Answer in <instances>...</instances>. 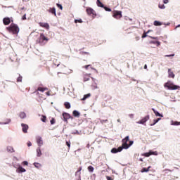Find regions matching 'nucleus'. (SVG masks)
<instances>
[{"label": "nucleus", "mask_w": 180, "mask_h": 180, "mask_svg": "<svg viewBox=\"0 0 180 180\" xmlns=\"http://www.w3.org/2000/svg\"><path fill=\"white\" fill-rule=\"evenodd\" d=\"M165 88H167V89H169L171 91H176V89H179L180 86L178 85L174 84L172 82H167L165 84Z\"/></svg>", "instance_id": "nucleus-1"}, {"label": "nucleus", "mask_w": 180, "mask_h": 180, "mask_svg": "<svg viewBox=\"0 0 180 180\" xmlns=\"http://www.w3.org/2000/svg\"><path fill=\"white\" fill-rule=\"evenodd\" d=\"M7 30L10 33H13V34H18V33H19V27L13 23L7 27Z\"/></svg>", "instance_id": "nucleus-2"}, {"label": "nucleus", "mask_w": 180, "mask_h": 180, "mask_svg": "<svg viewBox=\"0 0 180 180\" xmlns=\"http://www.w3.org/2000/svg\"><path fill=\"white\" fill-rule=\"evenodd\" d=\"M47 41H49L48 38L46 37V36H44V34H41L40 37L38 39V42L39 43V44L41 46H44V44H46V43H47Z\"/></svg>", "instance_id": "nucleus-3"}, {"label": "nucleus", "mask_w": 180, "mask_h": 180, "mask_svg": "<svg viewBox=\"0 0 180 180\" xmlns=\"http://www.w3.org/2000/svg\"><path fill=\"white\" fill-rule=\"evenodd\" d=\"M127 141H129V136H126L124 139H122V146H120L122 148V150L123 148H124L125 150H127V148L130 147V146L127 144Z\"/></svg>", "instance_id": "nucleus-4"}, {"label": "nucleus", "mask_w": 180, "mask_h": 180, "mask_svg": "<svg viewBox=\"0 0 180 180\" xmlns=\"http://www.w3.org/2000/svg\"><path fill=\"white\" fill-rule=\"evenodd\" d=\"M86 11L89 16H96V13H95V10L92 8L87 7Z\"/></svg>", "instance_id": "nucleus-5"}, {"label": "nucleus", "mask_w": 180, "mask_h": 180, "mask_svg": "<svg viewBox=\"0 0 180 180\" xmlns=\"http://www.w3.org/2000/svg\"><path fill=\"white\" fill-rule=\"evenodd\" d=\"M113 18H115V19H120V18H122V11H115L113 12V15H112Z\"/></svg>", "instance_id": "nucleus-6"}, {"label": "nucleus", "mask_w": 180, "mask_h": 180, "mask_svg": "<svg viewBox=\"0 0 180 180\" xmlns=\"http://www.w3.org/2000/svg\"><path fill=\"white\" fill-rule=\"evenodd\" d=\"M81 171H82V167H79L75 172L76 180H81Z\"/></svg>", "instance_id": "nucleus-7"}, {"label": "nucleus", "mask_w": 180, "mask_h": 180, "mask_svg": "<svg viewBox=\"0 0 180 180\" xmlns=\"http://www.w3.org/2000/svg\"><path fill=\"white\" fill-rule=\"evenodd\" d=\"M37 144H38V147H41L43 146V139L41 136H37Z\"/></svg>", "instance_id": "nucleus-8"}, {"label": "nucleus", "mask_w": 180, "mask_h": 180, "mask_svg": "<svg viewBox=\"0 0 180 180\" xmlns=\"http://www.w3.org/2000/svg\"><path fill=\"white\" fill-rule=\"evenodd\" d=\"M150 119L148 116L143 117L142 120L136 122L137 124H144Z\"/></svg>", "instance_id": "nucleus-9"}, {"label": "nucleus", "mask_w": 180, "mask_h": 180, "mask_svg": "<svg viewBox=\"0 0 180 180\" xmlns=\"http://www.w3.org/2000/svg\"><path fill=\"white\" fill-rule=\"evenodd\" d=\"M16 172L18 174H22V172H26V169L23 168L20 165H18L17 168Z\"/></svg>", "instance_id": "nucleus-10"}, {"label": "nucleus", "mask_w": 180, "mask_h": 180, "mask_svg": "<svg viewBox=\"0 0 180 180\" xmlns=\"http://www.w3.org/2000/svg\"><path fill=\"white\" fill-rule=\"evenodd\" d=\"M39 25L41 27H44V29H47V30L50 29V25L47 22H39Z\"/></svg>", "instance_id": "nucleus-11"}, {"label": "nucleus", "mask_w": 180, "mask_h": 180, "mask_svg": "<svg viewBox=\"0 0 180 180\" xmlns=\"http://www.w3.org/2000/svg\"><path fill=\"white\" fill-rule=\"evenodd\" d=\"M21 126H22L23 133H27V130L29 129V125L22 123V124H21Z\"/></svg>", "instance_id": "nucleus-12"}, {"label": "nucleus", "mask_w": 180, "mask_h": 180, "mask_svg": "<svg viewBox=\"0 0 180 180\" xmlns=\"http://www.w3.org/2000/svg\"><path fill=\"white\" fill-rule=\"evenodd\" d=\"M122 147H119L118 148H112L111 150V153H112V154H116V153H120V151H122Z\"/></svg>", "instance_id": "nucleus-13"}, {"label": "nucleus", "mask_w": 180, "mask_h": 180, "mask_svg": "<svg viewBox=\"0 0 180 180\" xmlns=\"http://www.w3.org/2000/svg\"><path fill=\"white\" fill-rule=\"evenodd\" d=\"M47 12L51 13L52 15H54V16H57V13H56V8L54 7L49 8V9L47 10Z\"/></svg>", "instance_id": "nucleus-14"}, {"label": "nucleus", "mask_w": 180, "mask_h": 180, "mask_svg": "<svg viewBox=\"0 0 180 180\" xmlns=\"http://www.w3.org/2000/svg\"><path fill=\"white\" fill-rule=\"evenodd\" d=\"M36 153H37V157H41V155H43V153H41V148L40 147H38L36 149Z\"/></svg>", "instance_id": "nucleus-15"}, {"label": "nucleus", "mask_w": 180, "mask_h": 180, "mask_svg": "<svg viewBox=\"0 0 180 180\" xmlns=\"http://www.w3.org/2000/svg\"><path fill=\"white\" fill-rule=\"evenodd\" d=\"M63 117L64 119V121L67 122V120H68V119H70V117H71V115H70V114H68L67 112H64L63 114Z\"/></svg>", "instance_id": "nucleus-16"}, {"label": "nucleus", "mask_w": 180, "mask_h": 180, "mask_svg": "<svg viewBox=\"0 0 180 180\" xmlns=\"http://www.w3.org/2000/svg\"><path fill=\"white\" fill-rule=\"evenodd\" d=\"M6 151L7 153H15V149L13 148V146H8L6 147Z\"/></svg>", "instance_id": "nucleus-17"}, {"label": "nucleus", "mask_w": 180, "mask_h": 180, "mask_svg": "<svg viewBox=\"0 0 180 180\" xmlns=\"http://www.w3.org/2000/svg\"><path fill=\"white\" fill-rule=\"evenodd\" d=\"M11 18H5L3 19V23H4V25H9V23H11Z\"/></svg>", "instance_id": "nucleus-18"}, {"label": "nucleus", "mask_w": 180, "mask_h": 180, "mask_svg": "<svg viewBox=\"0 0 180 180\" xmlns=\"http://www.w3.org/2000/svg\"><path fill=\"white\" fill-rule=\"evenodd\" d=\"M152 110L155 113V116L159 117H164V115H162V114H160L158 111L155 110V109L152 108Z\"/></svg>", "instance_id": "nucleus-19"}, {"label": "nucleus", "mask_w": 180, "mask_h": 180, "mask_svg": "<svg viewBox=\"0 0 180 180\" xmlns=\"http://www.w3.org/2000/svg\"><path fill=\"white\" fill-rule=\"evenodd\" d=\"M168 76L169 78H175V75L174 74V72L171 70V69L168 70Z\"/></svg>", "instance_id": "nucleus-20"}, {"label": "nucleus", "mask_w": 180, "mask_h": 180, "mask_svg": "<svg viewBox=\"0 0 180 180\" xmlns=\"http://www.w3.org/2000/svg\"><path fill=\"white\" fill-rule=\"evenodd\" d=\"M18 116L20 119H26V112H19Z\"/></svg>", "instance_id": "nucleus-21"}, {"label": "nucleus", "mask_w": 180, "mask_h": 180, "mask_svg": "<svg viewBox=\"0 0 180 180\" xmlns=\"http://www.w3.org/2000/svg\"><path fill=\"white\" fill-rule=\"evenodd\" d=\"M170 124L171 126H180V122L172 120Z\"/></svg>", "instance_id": "nucleus-22"}, {"label": "nucleus", "mask_w": 180, "mask_h": 180, "mask_svg": "<svg viewBox=\"0 0 180 180\" xmlns=\"http://www.w3.org/2000/svg\"><path fill=\"white\" fill-rule=\"evenodd\" d=\"M91 77V74H86L84 76V82H86V81H89V77Z\"/></svg>", "instance_id": "nucleus-23"}, {"label": "nucleus", "mask_w": 180, "mask_h": 180, "mask_svg": "<svg viewBox=\"0 0 180 180\" xmlns=\"http://www.w3.org/2000/svg\"><path fill=\"white\" fill-rule=\"evenodd\" d=\"M11 122L12 120L11 118H7L4 120V122H3L4 124H11Z\"/></svg>", "instance_id": "nucleus-24"}, {"label": "nucleus", "mask_w": 180, "mask_h": 180, "mask_svg": "<svg viewBox=\"0 0 180 180\" xmlns=\"http://www.w3.org/2000/svg\"><path fill=\"white\" fill-rule=\"evenodd\" d=\"M89 67H90V68H91V70H94V71H95V72H96V74H98V70H96V69H95V68L91 67V65H85V66L84 67V68H86V70H88V68H89Z\"/></svg>", "instance_id": "nucleus-25"}, {"label": "nucleus", "mask_w": 180, "mask_h": 180, "mask_svg": "<svg viewBox=\"0 0 180 180\" xmlns=\"http://www.w3.org/2000/svg\"><path fill=\"white\" fill-rule=\"evenodd\" d=\"M150 168H151V166H149L148 168L143 167L141 170V172H148L150 171Z\"/></svg>", "instance_id": "nucleus-26"}, {"label": "nucleus", "mask_w": 180, "mask_h": 180, "mask_svg": "<svg viewBox=\"0 0 180 180\" xmlns=\"http://www.w3.org/2000/svg\"><path fill=\"white\" fill-rule=\"evenodd\" d=\"M49 89L47 87H38V91L40 92H44V91H48Z\"/></svg>", "instance_id": "nucleus-27"}, {"label": "nucleus", "mask_w": 180, "mask_h": 180, "mask_svg": "<svg viewBox=\"0 0 180 180\" xmlns=\"http://www.w3.org/2000/svg\"><path fill=\"white\" fill-rule=\"evenodd\" d=\"M154 26H161L162 25V22L160 21L155 20L153 22Z\"/></svg>", "instance_id": "nucleus-28"}, {"label": "nucleus", "mask_w": 180, "mask_h": 180, "mask_svg": "<svg viewBox=\"0 0 180 180\" xmlns=\"http://www.w3.org/2000/svg\"><path fill=\"white\" fill-rule=\"evenodd\" d=\"M33 165L35 167V168H41V164L39 162H34Z\"/></svg>", "instance_id": "nucleus-29"}, {"label": "nucleus", "mask_w": 180, "mask_h": 180, "mask_svg": "<svg viewBox=\"0 0 180 180\" xmlns=\"http://www.w3.org/2000/svg\"><path fill=\"white\" fill-rule=\"evenodd\" d=\"M91 94H87L84 96V97L82 98V101H86V99H88V98H90Z\"/></svg>", "instance_id": "nucleus-30"}, {"label": "nucleus", "mask_w": 180, "mask_h": 180, "mask_svg": "<svg viewBox=\"0 0 180 180\" xmlns=\"http://www.w3.org/2000/svg\"><path fill=\"white\" fill-rule=\"evenodd\" d=\"M72 113L75 117H79V112L77 110H74Z\"/></svg>", "instance_id": "nucleus-31"}, {"label": "nucleus", "mask_w": 180, "mask_h": 180, "mask_svg": "<svg viewBox=\"0 0 180 180\" xmlns=\"http://www.w3.org/2000/svg\"><path fill=\"white\" fill-rule=\"evenodd\" d=\"M97 6H99L100 8H103V4L101 2V0H97Z\"/></svg>", "instance_id": "nucleus-32"}, {"label": "nucleus", "mask_w": 180, "mask_h": 180, "mask_svg": "<svg viewBox=\"0 0 180 180\" xmlns=\"http://www.w3.org/2000/svg\"><path fill=\"white\" fill-rule=\"evenodd\" d=\"M149 153H150V155H158V152H157V151L150 150Z\"/></svg>", "instance_id": "nucleus-33"}, {"label": "nucleus", "mask_w": 180, "mask_h": 180, "mask_svg": "<svg viewBox=\"0 0 180 180\" xmlns=\"http://www.w3.org/2000/svg\"><path fill=\"white\" fill-rule=\"evenodd\" d=\"M65 106L66 109H70V108H71V104H70V103H68V102H65Z\"/></svg>", "instance_id": "nucleus-34"}, {"label": "nucleus", "mask_w": 180, "mask_h": 180, "mask_svg": "<svg viewBox=\"0 0 180 180\" xmlns=\"http://www.w3.org/2000/svg\"><path fill=\"white\" fill-rule=\"evenodd\" d=\"M94 167H92V166H89L88 167L89 172H94Z\"/></svg>", "instance_id": "nucleus-35"}, {"label": "nucleus", "mask_w": 180, "mask_h": 180, "mask_svg": "<svg viewBox=\"0 0 180 180\" xmlns=\"http://www.w3.org/2000/svg\"><path fill=\"white\" fill-rule=\"evenodd\" d=\"M158 8H160V9H165V5H164V4H159L158 5Z\"/></svg>", "instance_id": "nucleus-36"}, {"label": "nucleus", "mask_w": 180, "mask_h": 180, "mask_svg": "<svg viewBox=\"0 0 180 180\" xmlns=\"http://www.w3.org/2000/svg\"><path fill=\"white\" fill-rule=\"evenodd\" d=\"M142 155H143L144 157H150V152H148V153H146L142 154Z\"/></svg>", "instance_id": "nucleus-37"}, {"label": "nucleus", "mask_w": 180, "mask_h": 180, "mask_svg": "<svg viewBox=\"0 0 180 180\" xmlns=\"http://www.w3.org/2000/svg\"><path fill=\"white\" fill-rule=\"evenodd\" d=\"M105 11H106V12H112V9L108 8V7H104Z\"/></svg>", "instance_id": "nucleus-38"}, {"label": "nucleus", "mask_w": 180, "mask_h": 180, "mask_svg": "<svg viewBox=\"0 0 180 180\" xmlns=\"http://www.w3.org/2000/svg\"><path fill=\"white\" fill-rule=\"evenodd\" d=\"M22 165H26V166H27V165H29V162H28V161H23V162H22Z\"/></svg>", "instance_id": "nucleus-39"}, {"label": "nucleus", "mask_w": 180, "mask_h": 180, "mask_svg": "<svg viewBox=\"0 0 180 180\" xmlns=\"http://www.w3.org/2000/svg\"><path fill=\"white\" fill-rule=\"evenodd\" d=\"M75 23H82V20L79 19V20H75Z\"/></svg>", "instance_id": "nucleus-40"}, {"label": "nucleus", "mask_w": 180, "mask_h": 180, "mask_svg": "<svg viewBox=\"0 0 180 180\" xmlns=\"http://www.w3.org/2000/svg\"><path fill=\"white\" fill-rule=\"evenodd\" d=\"M18 82H22V76H19V77L17 79Z\"/></svg>", "instance_id": "nucleus-41"}, {"label": "nucleus", "mask_w": 180, "mask_h": 180, "mask_svg": "<svg viewBox=\"0 0 180 180\" xmlns=\"http://www.w3.org/2000/svg\"><path fill=\"white\" fill-rule=\"evenodd\" d=\"M46 117L43 116L41 118V122H44V123H46Z\"/></svg>", "instance_id": "nucleus-42"}, {"label": "nucleus", "mask_w": 180, "mask_h": 180, "mask_svg": "<svg viewBox=\"0 0 180 180\" xmlns=\"http://www.w3.org/2000/svg\"><path fill=\"white\" fill-rule=\"evenodd\" d=\"M91 86H92L93 89H98V86L96 85V84H93Z\"/></svg>", "instance_id": "nucleus-43"}, {"label": "nucleus", "mask_w": 180, "mask_h": 180, "mask_svg": "<svg viewBox=\"0 0 180 180\" xmlns=\"http://www.w3.org/2000/svg\"><path fill=\"white\" fill-rule=\"evenodd\" d=\"M66 145L68 146V147L70 148L71 147V142L66 141Z\"/></svg>", "instance_id": "nucleus-44"}, {"label": "nucleus", "mask_w": 180, "mask_h": 180, "mask_svg": "<svg viewBox=\"0 0 180 180\" xmlns=\"http://www.w3.org/2000/svg\"><path fill=\"white\" fill-rule=\"evenodd\" d=\"M56 5H57L58 8H59L61 10H63V6L61 4H57Z\"/></svg>", "instance_id": "nucleus-45"}, {"label": "nucleus", "mask_w": 180, "mask_h": 180, "mask_svg": "<svg viewBox=\"0 0 180 180\" xmlns=\"http://www.w3.org/2000/svg\"><path fill=\"white\" fill-rule=\"evenodd\" d=\"M145 37H147V33L144 32L143 34L142 35V39H145Z\"/></svg>", "instance_id": "nucleus-46"}, {"label": "nucleus", "mask_w": 180, "mask_h": 180, "mask_svg": "<svg viewBox=\"0 0 180 180\" xmlns=\"http://www.w3.org/2000/svg\"><path fill=\"white\" fill-rule=\"evenodd\" d=\"M129 117H130V119H133L134 117V114H129Z\"/></svg>", "instance_id": "nucleus-47"}, {"label": "nucleus", "mask_w": 180, "mask_h": 180, "mask_svg": "<svg viewBox=\"0 0 180 180\" xmlns=\"http://www.w3.org/2000/svg\"><path fill=\"white\" fill-rule=\"evenodd\" d=\"M157 123H158V120H153V124H157Z\"/></svg>", "instance_id": "nucleus-48"}, {"label": "nucleus", "mask_w": 180, "mask_h": 180, "mask_svg": "<svg viewBox=\"0 0 180 180\" xmlns=\"http://www.w3.org/2000/svg\"><path fill=\"white\" fill-rule=\"evenodd\" d=\"M175 55L172 54V55H165V57H174Z\"/></svg>", "instance_id": "nucleus-49"}, {"label": "nucleus", "mask_w": 180, "mask_h": 180, "mask_svg": "<svg viewBox=\"0 0 180 180\" xmlns=\"http://www.w3.org/2000/svg\"><path fill=\"white\" fill-rule=\"evenodd\" d=\"M108 122V120H101V123H106Z\"/></svg>", "instance_id": "nucleus-50"}, {"label": "nucleus", "mask_w": 180, "mask_h": 180, "mask_svg": "<svg viewBox=\"0 0 180 180\" xmlns=\"http://www.w3.org/2000/svg\"><path fill=\"white\" fill-rule=\"evenodd\" d=\"M106 179L107 180H113V179H112V177L109 176H106Z\"/></svg>", "instance_id": "nucleus-51"}, {"label": "nucleus", "mask_w": 180, "mask_h": 180, "mask_svg": "<svg viewBox=\"0 0 180 180\" xmlns=\"http://www.w3.org/2000/svg\"><path fill=\"white\" fill-rule=\"evenodd\" d=\"M72 70L71 69L68 70V74H72Z\"/></svg>", "instance_id": "nucleus-52"}, {"label": "nucleus", "mask_w": 180, "mask_h": 180, "mask_svg": "<svg viewBox=\"0 0 180 180\" xmlns=\"http://www.w3.org/2000/svg\"><path fill=\"white\" fill-rule=\"evenodd\" d=\"M133 143H134L133 141H130L129 144L128 146H129V147H131V146H133Z\"/></svg>", "instance_id": "nucleus-53"}, {"label": "nucleus", "mask_w": 180, "mask_h": 180, "mask_svg": "<svg viewBox=\"0 0 180 180\" xmlns=\"http://www.w3.org/2000/svg\"><path fill=\"white\" fill-rule=\"evenodd\" d=\"M27 146H28V147H32V142L29 141L27 143Z\"/></svg>", "instance_id": "nucleus-54"}, {"label": "nucleus", "mask_w": 180, "mask_h": 180, "mask_svg": "<svg viewBox=\"0 0 180 180\" xmlns=\"http://www.w3.org/2000/svg\"><path fill=\"white\" fill-rule=\"evenodd\" d=\"M169 2V0H164V1H163V3H164V4H168Z\"/></svg>", "instance_id": "nucleus-55"}, {"label": "nucleus", "mask_w": 180, "mask_h": 180, "mask_svg": "<svg viewBox=\"0 0 180 180\" xmlns=\"http://www.w3.org/2000/svg\"><path fill=\"white\" fill-rule=\"evenodd\" d=\"M156 44H157V46H160L161 42H160V41H156Z\"/></svg>", "instance_id": "nucleus-56"}, {"label": "nucleus", "mask_w": 180, "mask_h": 180, "mask_svg": "<svg viewBox=\"0 0 180 180\" xmlns=\"http://www.w3.org/2000/svg\"><path fill=\"white\" fill-rule=\"evenodd\" d=\"M150 39H153V40H157V39H158V37H150Z\"/></svg>", "instance_id": "nucleus-57"}, {"label": "nucleus", "mask_w": 180, "mask_h": 180, "mask_svg": "<svg viewBox=\"0 0 180 180\" xmlns=\"http://www.w3.org/2000/svg\"><path fill=\"white\" fill-rule=\"evenodd\" d=\"M150 43H152V44H157V41H150Z\"/></svg>", "instance_id": "nucleus-58"}, {"label": "nucleus", "mask_w": 180, "mask_h": 180, "mask_svg": "<svg viewBox=\"0 0 180 180\" xmlns=\"http://www.w3.org/2000/svg\"><path fill=\"white\" fill-rule=\"evenodd\" d=\"M26 19V14H25L23 16H22V20H25Z\"/></svg>", "instance_id": "nucleus-59"}, {"label": "nucleus", "mask_w": 180, "mask_h": 180, "mask_svg": "<svg viewBox=\"0 0 180 180\" xmlns=\"http://www.w3.org/2000/svg\"><path fill=\"white\" fill-rule=\"evenodd\" d=\"M72 134H79V132L78 131H76L75 132H73Z\"/></svg>", "instance_id": "nucleus-60"}, {"label": "nucleus", "mask_w": 180, "mask_h": 180, "mask_svg": "<svg viewBox=\"0 0 180 180\" xmlns=\"http://www.w3.org/2000/svg\"><path fill=\"white\" fill-rule=\"evenodd\" d=\"M46 94L47 95V96H50V95H51L50 94V91L46 92Z\"/></svg>", "instance_id": "nucleus-61"}, {"label": "nucleus", "mask_w": 180, "mask_h": 180, "mask_svg": "<svg viewBox=\"0 0 180 180\" xmlns=\"http://www.w3.org/2000/svg\"><path fill=\"white\" fill-rule=\"evenodd\" d=\"M51 124H54V120H51Z\"/></svg>", "instance_id": "nucleus-62"}, {"label": "nucleus", "mask_w": 180, "mask_h": 180, "mask_svg": "<svg viewBox=\"0 0 180 180\" xmlns=\"http://www.w3.org/2000/svg\"><path fill=\"white\" fill-rule=\"evenodd\" d=\"M156 120H158V122H159V120H161V118H158Z\"/></svg>", "instance_id": "nucleus-63"}, {"label": "nucleus", "mask_w": 180, "mask_h": 180, "mask_svg": "<svg viewBox=\"0 0 180 180\" xmlns=\"http://www.w3.org/2000/svg\"><path fill=\"white\" fill-rule=\"evenodd\" d=\"M0 124H4V122H0Z\"/></svg>", "instance_id": "nucleus-64"}]
</instances>
